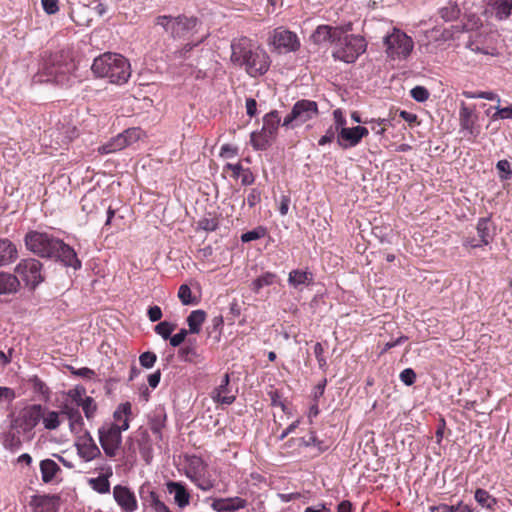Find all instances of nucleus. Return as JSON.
I'll return each mask as SVG.
<instances>
[{"label": "nucleus", "mask_w": 512, "mask_h": 512, "mask_svg": "<svg viewBox=\"0 0 512 512\" xmlns=\"http://www.w3.org/2000/svg\"><path fill=\"white\" fill-rule=\"evenodd\" d=\"M477 119L478 116L476 115L474 108H470L462 102L459 111L460 126L468 135L474 138L479 134V131L475 127Z\"/></svg>", "instance_id": "6ab92c4d"}, {"label": "nucleus", "mask_w": 512, "mask_h": 512, "mask_svg": "<svg viewBox=\"0 0 512 512\" xmlns=\"http://www.w3.org/2000/svg\"><path fill=\"white\" fill-rule=\"evenodd\" d=\"M56 499V496L51 495H34L29 504L33 512H51Z\"/></svg>", "instance_id": "393cba45"}, {"label": "nucleus", "mask_w": 512, "mask_h": 512, "mask_svg": "<svg viewBox=\"0 0 512 512\" xmlns=\"http://www.w3.org/2000/svg\"><path fill=\"white\" fill-rule=\"evenodd\" d=\"M176 324L163 321L155 326V332L160 335L164 340L170 338L172 332L175 330Z\"/></svg>", "instance_id": "c03bdc74"}, {"label": "nucleus", "mask_w": 512, "mask_h": 512, "mask_svg": "<svg viewBox=\"0 0 512 512\" xmlns=\"http://www.w3.org/2000/svg\"><path fill=\"white\" fill-rule=\"evenodd\" d=\"M251 144L256 150H266L274 140L271 136H268L267 133L260 130L259 132L251 133Z\"/></svg>", "instance_id": "c85d7f7f"}, {"label": "nucleus", "mask_w": 512, "mask_h": 512, "mask_svg": "<svg viewBox=\"0 0 512 512\" xmlns=\"http://www.w3.org/2000/svg\"><path fill=\"white\" fill-rule=\"evenodd\" d=\"M268 396L270 397L272 406L280 407L282 409V411L286 413L287 406H286L285 401L282 398V394L280 393V391L278 389L270 390L268 392Z\"/></svg>", "instance_id": "de8ad7c7"}, {"label": "nucleus", "mask_w": 512, "mask_h": 512, "mask_svg": "<svg viewBox=\"0 0 512 512\" xmlns=\"http://www.w3.org/2000/svg\"><path fill=\"white\" fill-rule=\"evenodd\" d=\"M187 335H188V330L181 329L179 333H177L173 336H170L169 339H170L171 346L178 347L180 344H182L184 342Z\"/></svg>", "instance_id": "bf43d9fd"}, {"label": "nucleus", "mask_w": 512, "mask_h": 512, "mask_svg": "<svg viewBox=\"0 0 512 512\" xmlns=\"http://www.w3.org/2000/svg\"><path fill=\"white\" fill-rule=\"evenodd\" d=\"M499 20L507 19L512 12V0H490Z\"/></svg>", "instance_id": "cd10ccee"}, {"label": "nucleus", "mask_w": 512, "mask_h": 512, "mask_svg": "<svg viewBox=\"0 0 512 512\" xmlns=\"http://www.w3.org/2000/svg\"><path fill=\"white\" fill-rule=\"evenodd\" d=\"M198 18L186 15H160L154 19V25L161 27L173 39L187 36L198 25Z\"/></svg>", "instance_id": "39448f33"}, {"label": "nucleus", "mask_w": 512, "mask_h": 512, "mask_svg": "<svg viewBox=\"0 0 512 512\" xmlns=\"http://www.w3.org/2000/svg\"><path fill=\"white\" fill-rule=\"evenodd\" d=\"M122 134L126 140H129V145H130L139 139L140 129L130 128V129L125 130Z\"/></svg>", "instance_id": "e2e57ef3"}, {"label": "nucleus", "mask_w": 512, "mask_h": 512, "mask_svg": "<svg viewBox=\"0 0 512 512\" xmlns=\"http://www.w3.org/2000/svg\"><path fill=\"white\" fill-rule=\"evenodd\" d=\"M206 318V313L203 310H195L190 313L187 317V323L189 326L190 333H199L201 330V326L204 323Z\"/></svg>", "instance_id": "c756f323"}, {"label": "nucleus", "mask_w": 512, "mask_h": 512, "mask_svg": "<svg viewBox=\"0 0 512 512\" xmlns=\"http://www.w3.org/2000/svg\"><path fill=\"white\" fill-rule=\"evenodd\" d=\"M231 50L232 63L244 67L249 76L259 77L269 70L271 60L268 53L251 39L241 37L233 40Z\"/></svg>", "instance_id": "f257e3e1"}, {"label": "nucleus", "mask_w": 512, "mask_h": 512, "mask_svg": "<svg viewBox=\"0 0 512 512\" xmlns=\"http://www.w3.org/2000/svg\"><path fill=\"white\" fill-rule=\"evenodd\" d=\"M367 135L368 129L363 126L341 127L340 131H338L337 143L341 148L347 149L358 145L362 138Z\"/></svg>", "instance_id": "4468645a"}, {"label": "nucleus", "mask_w": 512, "mask_h": 512, "mask_svg": "<svg viewBox=\"0 0 512 512\" xmlns=\"http://www.w3.org/2000/svg\"><path fill=\"white\" fill-rule=\"evenodd\" d=\"M265 234H266L265 228L257 227L251 231L243 233L241 235V240H242V242H250V241L257 240V239L264 237Z\"/></svg>", "instance_id": "8fccbe9b"}, {"label": "nucleus", "mask_w": 512, "mask_h": 512, "mask_svg": "<svg viewBox=\"0 0 512 512\" xmlns=\"http://www.w3.org/2000/svg\"><path fill=\"white\" fill-rule=\"evenodd\" d=\"M439 14L445 21H453L459 17L460 8L455 2L450 1L439 9Z\"/></svg>", "instance_id": "e433bc0d"}, {"label": "nucleus", "mask_w": 512, "mask_h": 512, "mask_svg": "<svg viewBox=\"0 0 512 512\" xmlns=\"http://www.w3.org/2000/svg\"><path fill=\"white\" fill-rule=\"evenodd\" d=\"M17 257L16 245L8 239H0V267L13 263Z\"/></svg>", "instance_id": "b1692460"}, {"label": "nucleus", "mask_w": 512, "mask_h": 512, "mask_svg": "<svg viewBox=\"0 0 512 512\" xmlns=\"http://www.w3.org/2000/svg\"><path fill=\"white\" fill-rule=\"evenodd\" d=\"M203 39L199 40L198 42L192 44L187 43L185 44L181 49H178L172 53L170 56L172 60H185L188 58V54L192 51V49L197 46L199 43H201Z\"/></svg>", "instance_id": "a18cd8bd"}, {"label": "nucleus", "mask_w": 512, "mask_h": 512, "mask_svg": "<svg viewBox=\"0 0 512 512\" xmlns=\"http://www.w3.org/2000/svg\"><path fill=\"white\" fill-rule=\"evenodd\" d=\"M15 273L20 276L25 285L35 289L44 281L42 263L34 258L22 259L15 267Z\"/></svg>", "instance_id": "9b49d317"}, {"label": "nucleus", "mask_w": 512, "mask_h": 512, "mask_svg": "<svg viewBox=\"0 0 512 512\" xmlns=\"http://www.w3.org/2000/svg\"><path fill=\"white\" fill-rule=\"evenodd\" d=\"M312 281V275L309 272L301 270H292L289 273L288 282L294 287L309 284Z\"/></svg>", "instance_id": "72a5a7b5"}, {"label": "nucleus", "mask_w": 512, "mask_h": 512, "mask_svg": "<svg viewBox=\"0 0 512 512\" xmlns=\"http://www.w3.org/2000/svg\"><path fill=\"white\" fill-rule=\"evenodd\" d=\"M280 121L281 119L278 111L273 110L263 117V127L261 130L267 133L268 136L275 139Z\"/></svg>", "instance_id": "bb28decb"}, {"label": "nucleus", "mask_w": 512, "mask_h": 512, "mask_svg": "<svg viewBox=\"0 0 512 512\" xmlns=\"http://www.w3.org/2000/svg\"><path fill=\"white\" fill-rule=\"evenodd\" d=\"M140 364L145 368H151L156 362V354H140Z\"/></svg>", "instance_id": "0e129e2a"}, {"label": "nucleus", "mask_w": 512, "mask_h": 512, "mask_svg": "<svg viewBox=\"0 0 512 512\" xmlns=\"http://www.w3.org/2000/svg\"><path fill=\"white\" fill-rule=\"evenodd\" d=\"M147 315L151 322H156L162 318V310L159 306H151L147 311Z\"/></svg>", "instance_id": "338daca9"}, {"label": "nucleus", "mask_w": 512, "mask_h": 512, "mask_svg": "<svg viewBox=\"0 0 512 512\" xmlns=\"http://www.w3.org/2000/svg\"><path fill=\"white\" fill-rule=\"evenodd\" d=\"M477 234L479 239L475 238H467L464 241L465 246H469L471 248L481 247L483 245H488L493 240V231L494 228H491V220L490 217H483L478 220L476 226Z\"/></svg>", "instance_id": "dca6fc26"}, {"label": "nucleus", "mask_w": 512, "mask_h": 512, "mask_svg": "<svg viewBox=\"0 0 512 512\" xmlns=\"http://www.w3.org/2000/svg\"><path fill=\"white\" fill-rule=\"evenodd\" d=\"M247 506L248 501L238 496L216 498L211 503V508L216 512H236L245 509Z\"/></svg>", "instance_id": "a211bd4d"}, {"label": "nucleus", "mask_w": 512, "mask_h": 512, "mask_svg": "<svg viewBox=\"0 0 512 512\" xmlns=\"http://www.w3.org/2000/svg\"><path fill=\"white\" fill-rule=\"evenodd\" d=\"M304 512H332V510L325 503H318L314 506L306 507Z\"/></svg>", "instance_id": "774afa93"}, {"label": "nucleus", "mask_w": 512, "mask_h": 512, "mask_svg": "<svg viewBox=\"0 0 512 512\" xmlns=\"http://www.w3.org/2000/svg\"><path fill=\"white\" fill-rule=\"evenodd\" d=\"M275 279L276 275L274 273L266 272L253 281L252 290L258 293L261 288L272 285Z\"/></svg>", "instance_id": "79ce46f5"}, {"label": "nucleus", "mask_w": 512, "mask_h": 512, "mask_svg": "<svg viewBox=\"0 0 512 512\" xmlns=\"http://www.w3.org/2000/svg\"><path fill=\"white\" fill-rule=\"evenodd\" d=\"M129 145V140H126L123 134L117 135L110 143L103 145L99 151L102 154H109L122 150Z\"/></svg>", "instance_id": "2f4dec72"}, {"label": "nucleus", "mask_w": 512, "mask_h": 512, "mask_svg": "<svg viewBox=\"0 0 512 512\" xmlns=\"http://www.w3.org/2000/svg\"><path fill=\"white\" fill-rule=\"evenodd\" d=\"M512 118V106L501 108L496 107V112L493 114L492 119H511Z\"/></svg>", "instance_id": "13d9d810"}, {"label": "nucleus", "mask_w": 512, "mask_h": 512, "mask_svg": "<svg viewBox=\"0 0 512 512\" xmlns=\"http://www.w3.org/2000/svg\"><path fill=\"white\" fill-rule=\"evenodd\" d=\"M429 95V91L423 86H416L411 90L412 98L418 102H425Z\"/></svg>", "instance_id": "864d4df0"}, {"label": "nucleus", "mask_w": 512, "mask_h": 512, "mask_svg": "<svg viewBox=\"0 0 512 512\" xmlns=\"http://www.w3.org/2000/svg\"><path fill=\"white\" fill-rule=\"evenodd\" d=\"M167 490L170 494H174V501L180 507H186L190 502V494L184 484L181 482L169 481Z\"/></svg>", "instance_id": "4be33fe9"}, {"label": "nucleus", "mask_w": 512, "mask_h": 512, "mask_svg": "<svg viewBox=\"0 0 512 512\" xmlns=\"http://www.w3.org/2000/svg\"><path fill=\"white\" fill-rule=\"evenodd\" d=\"M89 486L99 494H107L110 492V482L106 477L99 475L96 478H90L88 480Z\"/></svg>", "instance_id": "4c0bfd02"}, {"label": "nucleus", "mask_w": 512, "mask_h": 512, "mask_svg": "<svg viewBox=\"0 0 512 512\" xmlns=\"http://www.w3.org/2000/svg\"><path fill=\"white\" fill-rule=\"evenodd\" d=\"M77 453L85 462H90L101 456V451L88 431L75 442Z\"/></svg>", "instance_id": "2eb2a0df"}, {"label": "nucleus", "mask_w": 512, "mask_h": 512, "mask_svg": "<svg viewBox=\"0 0 512 512\" xmlns=\"http://www.w3.org/2000/svg\"><path fill=\"white\" fill-rule=\"evenodd\" d=\"M190 479L202 491H209L214 486L213 482L210 479L204 477V474L190 476Z\"/></svg>", "instance_id": "09e8293b"}, {"label": "nucleus", "mask_w": 512, "mask_h": 512, "mask_svg": "<svg viewBox=\"0 0 512 512\" xmlns=\"http://www.w3.org/2000/svg\"><path fill=\"white\" fill-rule=\"evenodd\" d=\"M24 240L27 249L42 258L52 259L60 247V239L45 232L30 231Z\"/></svg>", "instance_id": "423d86ee"}, {"label": "nucleus", "mask_w": 512, "mask_h": 512, "mask_svg": "<svg viewBox=\"0 0 512 512\" xmlns=\"http://www.w3.org/2000/svg\"><path fill=\"white\" fill-rule=\"evenodd\" d=\"M75 67L69 49H59L45 53L41 68L42 72L35 75L34 79L38 82L64 84L68 80L66 76L74 71Z\"/></svg>", "instance_id": "f03ea898"}, {"label": "nucleus", "mask_w": 512, "mask_h": 512, "mask_svg": "<svg viewBox=\"0 0 512 512\" xmlns=\"http://www.w3.org/2000/svg\"><path fill=\"white\" fill-rule=\"evenodd\" d=\"M337 132H338V127H336L335 129H334V128H332V127H330V128L326 131L325 135H323V136L319 139L318 144H319L320 146H323V145H325V144H327V143H331V142L334 140V138H335V134H336Z\"/></svg>", "instance_id": "680f3d73"}, {"label": "nucleus", "mask_w": 512, "mask_h": 512, "mask_svg": "<svg viewBox=\"0 0 512 512\" xmlns=\"http://www.w3.org/2000/svg\"><path fill=\"white\" fill-rule=\"evenodd\" d=\"M474 498L480 506L489 510H493L497 504V499L482 488L476 489Z\"/></svg>", "instance_id": "7c9ffc66"}, {"label": "nucleus", "mask_w": 512, "mask_h": 512, "mask_svg": "<svg viewBox=\"0 0 512 512\" xmlns=\"http://www.w3.org/2000/svg\"><path fill=\"white\" fill-rule=\"evenodd\" d=\"M52 259L60 260L65 266H70L74 269L81 267V262L77 258L74 249L65 244L62 240H60V247H57V252Z\"/></svg>", "instance_id": "412c9836"}, {"label": "nucleus", "mask_w": 512, "mask_h": 512, "mask_svg": "<svg viewBox=\"0 0 512 512\" xmlns=\"http://www.w3.org/2000/svg\"><path fill=\"white\" fill-rule=\"evenodd\" d=\"M129 429V419L122 424L106 422L98 429L99 443L105 455L109 458L117 456L122 445V432Z\"/></svg>", "instance_id": "20e7f679"}, {"label": "nucleus", "mask_w": 512, "mask_h": 512, "mask_svg": "<svg viewBox=\"0 0 512 512\" xmlns=\"http://www.w3.org/2000/svg\"><path fill=\"white\" fill-rule=\"evenodd\" d=\"M113 498L124 512H135L138 508L134 492L126 486H114Z\"/></svg>", "instance_id": "f3484780"}, {"label": "nucleus", "mask_w": 512, "mask_h": 512, "mask_svg": "<svg viewBox=\"0 0 512 512\" xmlns=\"http://www.w3.org/2000/svg\"><path fill=\"white\" fill-rule=\"evenodd\" d=\"M336 44L337 48L333 52V57L346 63L355 62L367 48L364 37L360 35H346Z\"/></svg>", "instance_id": "0eeeda50"}, {"label": "nucleus", "mask_w": 512, "mask_h": 512, "mask_svg": "<svg viewBox=\"0 0 512 512\" xmlns=\"http://www.w3.org/2000/svg\"><path fill=\"white\" fill-rule=\"evenodd\" d=\"M166 414L164 411H157L150 420V429L153 434L161 436V431L165 426Z\"/></svg>", "instance_id": "a19ab883"}, {"label": "nucleus", "mask_w": 512, "mask_h": 512, "mask_svg": "<svg viewBox=\"0 0 512 512\" xmlns=\"http://www.w3.org/2000/svg\"><path fill=\"white\" fill-rule=\"evenodd\" d=\"M399 378L405 385L411 386L416 381V373L413 369L406 368L400 373Z\"/></svg>", "instance_id": "4d7b16f0"}, {"label": "nucleus", "mask_w": 512, "mask_h": 512, "mask_svg": "<svg viewBox=\"0 0 512 512\" xmlns=\"http://www.w3.org/2000/svg\"><path fill=\"white\" fill-rule=\"evenodd\" d=\"M30 383L32 385L34 392L39 393L45 397H48L49 388L40 378L34 376L33 378L30 379Z\"/></svg>", "instance_id": "603ef678"}, {"label": "nucleus", "mask_w": 512, "mask_h": 512, "mask_svg": "<svg viewBox=\"0 0 512 512\" xmlns=\"http://www.w3.org/2000/svg\"><path fill=\"white\" fill-rule=\"evenodd\" d=\"M43 416L44 407L34 404L21 412L19 417L14 421V425L21 428L23 432H29L37 426Z\"/></svg>", "instance_id": "f8f14e48"}, {"label": "nucleus", "mask_w": 512, "mask_h": 512, "mask_svg": "<svg viewBox=\"0 0 512 512\" xmlns=\"http://www.w3.org/2000/svg\"><path fill=\"white\" fill-rule=\"evenodd\" d=\"M41 472V479L45 484L54 482L57 476L61 473L60 466L52 459H44L39 465Z\"/></svg>", "instance_id": "5701e85b"}, {"label": "nucleus", "mask_w": 512, "mask_h": 512, "mask_svg": "<svg viewBox=\"0 0 512 512\" xmlns=\"http://www.w3.org/2000/svg\"><path fill=\"white\" fill-rule=\"evenodd\" d=\"M459 502L456 505L439 504L437 506L430 507L431 511L437 512H458Z\"/></svg>", "instance_id": "69168bd1"}, {"label": "nucleus", "mask_w": 512, "mask_h": 512, "mask_svg": "<svg viewBox=\"0 0 512 512\" xmlns=\"http://www.w3.org/2000/svg\"><path fill=\"white\" fill-rule=\"evenodd\" d=\"M314 44L322 45L327 42L336 43L341 41V31L329 25H320L311 35Z\"/></svg>", "instance_id": "aec40b11"}, {"label": "nucleus", "mask_w": 512, "mask_h": 512, "mask_svg": "<svg viewBox=\"0 0 512 512\" xmlns=\"http://www.w3.org/2000/svg\"><path fill=\"white\" fill-rule=\"evenodd\" d=\"M501 179H510L512 177V170L510 168V163L507 160H500L496 165Z\"/></svg>", "instance_id": "5fc2aeb1"}, {"label": "nucleus", "mask_w": 512, "mask_h": 512, "mask_svg": "<svg viewBox=\"0 0 512 512\" xmlns=\"http://www.w3.org/2000/svg\"><path fill=\"white\" fill-rule=\"evenodd\" d=\"M139 494L144 504L150 508L161 501L157 492L152 490L149 484H143L139 489Z\"/></svg>", "instance_id": "473e14b6"}, {"label": "nucleus", "mask_w": 512, "mask_h": 512, "mask_svg": "<svg viewBox=\"0 0 512 512\" xmlns=\"http://www.w3.org/2000/svg\"><path fill=\"white\" fill-rule=\"evenodd\" d=\"M20 288V281L16 275L0 272V295L16 293Z\"/></svg>", "instance_id": "a878e982"}, {"label": "nucleus", "mask_w": 512, "mask_h": 512, "mask_svg": "<svg viewBox=\"0 0 512 512\" xmlns=\"http://www.w3.org/2000/svg\"><path fill=\"white\" fill-rule=\"evenodd\" d=\"M178 298L183 305L193 304L192 292L187 284H182L178 290Z\"/></svg>", "instance_id": "3c124183"}, {"label": "nucleus", "mask_w": 512, "mask_h": 512, "mask_svg": "<svg viewBox=\"0 0 512 512\" xmlns=\"http://www.w3.org/2000/svg\"><path fill=\"white\" fill-rule=\"evenodd\" d=\"M238 388L230 384V376L225 373L220 384L211 392V398L216 403L230 405L236 400Z\"/></svg>", "instance_id": "ddd939ff"}, {"label": "nucleus", "mask_w": 512, "mask_h": 512, "mask_svg": "<svg viewBox=\"0 0 512 512\" xmlns=\"http://www.w3.org/2000/svg\"><path fill=\"white\" fill-rule=\"evenodd\" d=\"M78 406L82 408L85 417L88 420L94 418L95 413L97 411V404L92 397L86 396L84 397V399H80V402H78Z\"/></svg>", "instance_id": "58836bf2"}, {"label": "nucleus", "mask_w": 512, "mask_h": 512, "mask_svg": "<svg viewBox=\"0 0 512 512\" xmlns=\"http://www.w3.org/2000/svg\"><path fill=\"white\" fill-rule=\"evenodd\" d=\"M383 43L388 57L392 59L408 57L414 47L412 38L396 28L384 37Z\"/></svg>", "instance_id": "6e6552de"}, {"label": "nucleus", "mask_w": 512, "mask_h": 512, "mask_svg": "<svg viewBox=\"0 0 512 512\" xmlns=\"http://www.w3.org/2000/svg\"><path fill=\"white\" fill-rule=\"evenodd\" d=\"M22 446V441L20 437L16 436L15 434L9 433L5 436L4 439V447L11 452L18 451Z\"/></svg>", "instance_id": "49530a36"}, {"label": "nucleus", "mask_w": 512, "mask_h": 512, "mask_svg": "<svg viewBox=\"0 0 512 512\" xmlns=\"http://www.w3.org/2000/svg\"><path fill=\"white\" fill-rule=\"evenodd\" d=\"M300 445H303V446H306V447H309V446H315L317 447L320 451H323L324 448H322V441H320L315 432H311L309 434V436L306 438V437H303L301 439V444Z\"/></svg>", "instance_id": "6e6d98bb"}, {"label": "nucleus", "mask_w": 512, "mask_h": 512, "mask_svg": "<svg viewBox=\"0 0 512 512\" xmlns=\"http://www.w3.org/2000/svg\"><path fill=\"white\" fill-rule=\"evenodd\" d=\"M102 204L99 198L93 193L85 194L81 199V207L87 215L94 213L98 209V204Z\"/></svg>", "instance_id": "f704fd0d"}, {"label": "nucleus", "mask_w": 512, "mask_h": 512, "mask_svg": "<svg viewBox=\"0 0 512 512\" xmlns=\"http://www.w3.org/2000/svg\"><path fill=\"white\" fill-rule=\"evenodd\" d=\"M131 414V403L125 402L118 406V408L114 411L113 417L116 424H122L124 419H128V416Z\"/></svg>", "instance_id": "37998d69"}, {"label": "nucleus", "mask_w": 512, "mask_h": 512, "mask_svg": "<svg viewBox=\"0 0 512 512\" xmlns=\"http://www.w3.org/2000/svg\"><path fill=\"white\" fill-rule=\"evenodd\" d=\"M91 69L96 76L108 78L113 84H124L131 75L128 60L120 54L111 52L95 58Z\"/></svg>", "instance_id": "7ed1b4c3"}, {"label": "nucleus", "mask_w": 512, "mask_h": 512, "mask_svg": "<svg viewBox=\"0 0 512 512\" xmlns=\"http://www.w3.org/2000/svg\"><path fill=\"white\" fill-rule=\"evenodd\" d=\"M45 429L55 430L60 426L59 413L56 411H48L44 408V416L42 417Z\"/></svg>", "instance_id": "ea45409f"}, {"label": "nucleus", "mask_w": 512, "mask_h": 512, "mask_svg": "<svg viewBox=\"0 0 512 512\" xmlns=\"http://www.w3.org/2000/svg\"><path fill=\"white\" fill-rule=\"evenodd\" d=\"M64 413L67 414L71 426H73L74 424H82V417L77 409L67 408V410Z\"/></svg>", "instance_id": "052dcab7"}, {"label": "nucleus", "mask_w": 512, "mask_h": 512, "mask_svg": "<svg viewBox=\"0 0 512 512\" xmlns=\"http://www.w3.org/2000/svg\"><path fill=\"white\" fill-rule=\"evenodd\" d=\"M268 44L279 53L296 52L300 48L296 33L284 27H277L269 33Z\"/></svg>", "instance_id": "9d476101"}, {"label": "nucleus", "mask_w": 512, "mask_h": 512, "mask_svg": "<svg viewBox=\"0 0 512 512\" xmlns=\"http://www.w3.org/2000/svg\"><path fill=\"white\" fill-rule=\"evenodd\" d=\"M206 465L201 457L199 456H191L188 459V472L187 475L190 478V476H197L200 474H204Z\"/></svg>", "instance_id": "c9c22d12"}, {"label": "nucleus", "mask_w": 512, "mask_h": 512, "mask_svg": "<svg viewBox=\"0 0 512 512\" xmlns=\"http://www.w3.org/2000/svg\"><path fill=\"white\" fill-rule=\"evenodd\" d=\"M317 115L318 105L315 101L299 100L293 105L291 112L284 118L282 125L294 128L315 118Z\"/></svg>", "instance_id": "1a4fd4ad"}]
</instances>
